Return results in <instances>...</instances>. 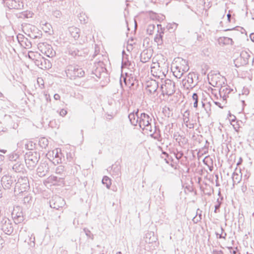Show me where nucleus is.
<instances>
[{
	"instance_id": "39448f33",
	"label": "nucleus",
	"mask_w": 254,
	"mask_h": 254,
	"mask_svg": "<svg viewBox=\"0 0 254 254\" xmlns=\"http://www.w3.org/2000/svg\"><path fill=\"white\" fill-rule=\"evenodd\" d=\"M151 122L152 119L149 115L144 113L140 114L138 125L142 130L152 132V127L151 124Z\"/></svg>"
},
{
	"instance_id": "49530a36",
	"label": "nucleus",
	"mask_w": 254,
	"mask_h": 254,
	"mask_svg": "<svg viewBox=\"0 0 254 254\" xmlns=\"http://www.w3.org/2000/svg\"><path fill=\"white\" fill-rule=\"evenodd\" d=\"M224 231V229L222 227H221V234H218V233H216V234L217 236V238L219 239H226V237L227 236V234L226 233H224V236H223V232Z\"/></svg>"
},
{
	"instance_id": "8fccbe9b",
	"label": "nucleus",
	"mask_w": 254,
	"mask_h": 254,
	"mask_svg": "<svg viewBox=\"0 0 254 254\" xmlns=\"http://www.w3.org/2000/svg\"><path fill=\"white\" fill-rule=\"evenodd\" d=\"M177 26H178V24L176 23H171V24H169L168 25H167V27H168V29L169 30H171V29H176L177 28Z\"/></svg>"
},
{
	"instance_id": "bb28decb",
	"label": "nucleus",
	"mask_w": 254,
	"mask_h": 254,
	"mask_svg": "<svg viewBox=\"0 0 254 254\" xmlns=\"http://www.w3.org/2000/svg\"><path fill=\"white\" fill-rule=\"evenodd\" d=\"M70 35L75 39L77 40L79 37L80 29L75 27H70L68 29Z\"/></svg>"
},
{
	"instance_id": "412c9836",
	"label": "nucleus",
	"mask_w": 254,
	"mask_h": 254,
	"mask_svg": "<svg viewBox=\"0 0 254 254\" xmlns=\"http://www.w3.org/2000/svg\"><path fill=\"white\" fill-rule=\"evenodd\" d=\"M138 110H137L136 112H132L130 113L128 118L130 122V124L134 126H137V124H138L139 120V116L138 115Z\"/></svg>"
},
{
	"instance_id": "e2e57ef3",
	"label": "nucleus",
	"mask_w": 254,
	"mask_h": 254,
	"mask_svg": "<svg viewBox=\"0 0 254 254\" xmlns=\"http://www.w3.org/2000/svg\"><path fill=\"white\" fill-rule=\"evenodd\" d=\"M187 127H189V128H193L194 127V125L192 123H188L185 124Z\"/></svg>"
},
{
	"instance_id": "052dcab7",
	"label": "nucleus",
	"mask_w": 254,
	"mask_h": 254,
	"mask_svg": "<svg viewBox=\"0 0 254 254\" xmlns=\"http://www.w3.org/2000/svg\"><path fill=\"white\" fill-rule=\"evenodd\" d=\"M67 114V111L64 109H62L60 112V116L62 117L65 116Z\"/></svg>"
},
{
	"instance_id": "c85d7f7f",
	"label": "nucleus",
	"mask_w": 254,
	"mask_h": 254,
	"mask_svg": "<svg viewBox=\"0 0 254 254\" xmlns=\"http://www.w3.org/2000/svg\"><path fill=\"white\" fill-rule=\"evenodd\" d=\"M67 50L68 54L72 56H80L81 52L74 45L69 46Z\"/></svg>"
},
{
	"instance_id": "37998d69",
	"label": "nucleus",
	"mask_w": 254,
	"mask_h": 254,
	"mask_svg": "<svg viewBox=\"0 0 254 254\" xmlns=\"http://www.w3.org/2000/svg\"><path fill=\"white\" fill-rule=\"evenodd\" d=\"M19 157V155L16 153L13 152L9 154V159L10 161H16Z\"/></svg>"
},
{
	"instance_id": "72a5a7b5",
	"label": "nucleus",
	"mask_w": 254,
	"mask_h": 254,
	"mask_svg": "<svg viewBox=\"0 0 254 254\" xmlns=\"http://www.w3.org/2000/svg\"><path fill=\"white\" fill-rule=\"evenodd\" d=\"M45 54L47 57L52 58L55 56L56 53L53 50L52 47L48 45L47 47V50L45 51Z\"/></svg>"
},
{
	"instance_id": "cd10ccee",
	"label": "nucleus",
	"mask_w": 254,
	"mask_h": 254,
	"mask_svg": "<svg viewBox=\"0 0 254 254\" xmlns=\"http://www.w3.org/2000/svg\"><path fill=\"white\" fill-rule=\"evenodd\" d=\"M12 170L16 173H23L25 171L24 165L19 162H16L13 165Z\"/></svg>"
},
{
	"instance_id": "a878e982",
	"label": "nucleus",
	"mask_w": 254,
	"mask_h": 254,
	"mask_svg": "<svg viewBox=\"0 0 254 254\" xmlns=\"http://www.w3.org/2000/svg\"><path fill=\"white\" fill-rule=\"evenodd\" d=\"M159 27H161V25L158 24V33L156 35V36L154 38V41L157 43L158 45H161L163 44L162 37L164 34V32L162 31L161 28V31H159Z\"/></svg>"
},
{
	"instance_id": "f704fd0d",
	"label": "nucleus",
	"mask_w": 254,
	"mask_h": 254,
	"mask_svg": "<svg viewBox=\"0 0 254 254\" xmlns=\"http://www.w3.org/2000/svg\"><path fill=\"white\" fill-rule=\"evenodd\" d=\"M25 241H27L29 245L31 247H34L35 243V236L33 234H31L30 236H28V239L26 240Z\"/></svg>"
},
{
	"instance_id": "864d4df0",
	"label": "nucleus",
	"mask_w": 254,
	"mask_h": 254,
	"mask_svg": "<svg viewBox=\"0 0 254 254\" xmlns=\"http://www.w3.org/2000/svg\"><path fill=\"white\" fill-rule=\"evenodd\" d=\"M223 41H224V44H232V42H233L232 39L231 38H228V37H224Z\"/></svg>"
},
{
	"instance_id": "f3484780",
	"label": "nucleus",
	"mask_w": 254,
	"mask_h": 254,
	"mask_svg": "<svg viewBox=\"0 0 254 254\" xmlns=\"http://www.w3.org/2000/svg\"><path fill=\"white\" fill-rule=\"evenodd\" d=\"M182 62L186 65L182 68L179 66L176 67V70L173 71V74L178 78H180L183 75L184 72H187L189 69V66L187 64L186 60H182Z\"/></svg>"
},
{
	"instance_id": "4be33fe9",
	"label": "nucleus",
	"mask_w": 254,
	"mask_h": 254,
	"mask_svg": "<svg viewBox=\"0 0 254 254\" xmlns=\"http://www.w3.org/2000/svg\"><path fill=\"white\" fill-rule=\"evenodd\" d=\"M22 35H18L17 36L18 42L20 43L21 46H24L26 49H29L31 47V43L29 41L27 38L23 37Z\"/></svg>"
},
{
	"instance_id": "774afa93",
	"label": "nucleus",
	"mask_w": 254,
	"mask_h": 254,
	"mask_svg": "<svg viewBox=\"0 0 254 254\" xmlns=\"http://www.w3.org/2000/svg\"><path fill=\"white\" fill-rule=\"evenodd\" d=\"M55 100H58L60 99V96L58 94H55L54 96Z\"/></svg>"
},
{
	"instance_id": "dca6fc26",
	"label": "nucleus",
	"mask_w": 254,
	"mask_h": 254,
	"mask_svg": "<svg viewBox=\"0 0 254 254\" xmlns=\"http://www.w3.org/2000/svg\"><path fill=\"white\" fill-rule=\"evenodd\" d=\"M250 55L248 52L246 51L241 52L240 57L236 60L237 63H240V65H245L249 63Z\"/></svg>"
},
{
	"instance_id": "f8f14e48",
	"label": "nucleus",
	"mask_w": 254,
	"mask_h": 254,
	"mask_svg": "<svg viewBox=\"0 0 254 254\" xmlns=\"http://www.w3.org/2000/svg\"><path fill=\"white\" fill-rule=\"evenodd\" d=\"M194 78H195V75L193 73H189L187 77L183 80V84L187 89L193 88L196 83L193 81Z\"/></svg>"
},
{
	"instance_id": "5701e85b",
	"label": "nucleus",
	"mask_w": 254,
	"mask_h": 254,
	"mask_svg": "<svg viewBox=\"0 0 254 254\" xmlns=\"http://www.w3.org/2000/svg\"><path fill=\"white\" fill-rule=\"evenodd\" d=\"M154 130L152 129V132H150V136L154 139L158 140V141H162V138L161 135L160 130L158 127H157L155 126H154ZM147 133H148L149 132L147 131Z\"/></svg>"
},
{
	"instance_id": "7c9ffc66",
	"label": "nucleus",
	"mask_w": 254,
	"mask_h": 254,
	"mask_svg": "<svg viewBox=\"0 0 254 254\" xmlns=\"http://www.w3.org/2000/svg\"><path fill=\"white\" fill-rule=\"evenodd\" d=\"M56 173L61 176V177H60L59 179H64L65 176L64 166H63V165H60L58 167H57L56 169Z\"/></svg>"
},
{
	"instance_id": "4c0bfd02",
	"label": "nucleus",
	"mask_w": 254,
	"mask_h": 254,
	"mask_svg": "<svg viewBox=\"0 0 254 254\" xmlns=\"http://www.w3.org/2000/svg\"><path fill=\"white\" fill-rule=\"evenodd\" d=\"M190 111L186 110L183 114V121L185 124L188 123L190 121Z\"/></svg>"
},
{
	"instance_id": "b1692460",
	"label": "nucleus",
	"mask_w": 254,
	"mask_h": 254,
	"mask_svg": "<svg viewBox=\"0 0 254 254\" xmlns=\"http://www.w3.org/2000/svg\"><path fill=\"white\" fill-rule=\"evenodd\" d=\"M111 174L115 178H119L121 174V166L118 164L113 165L111 168Z\"/></svg>"
},
{
	"instance_id": "ea45409f",
	"label": "nucleus",
	"mask_w": 254,
	"mask_h": 254,
	"mask_svg": "<svg viewBox=\"0 0 254 254\" xmlns=\"http://www.w3.org/2000/svg\"><path fill=\"white\" fill-rule=\"evenodd\" d=\"M182 137L183 136H181L178 132H175L173 134V138L175 139L179 144L180 143Z\"/></svg>"
},
{
	"instance_id": "a211bd4d",
	"label": "nucleus",
	"mask_w": 254,
	"mask_h": 254,
	"mask_svg": "<svg viewBox=\"0 0 254 254\" xmlns=\"http://www.w3.org/2000/svg\"><path fill=\"white\" fill-rule=\"evenodd\" d=\"M234 93V90L231 89L229 86H222L219 90V94L220 97L223 98V100H226L227 98L229 97V95L232 93Z\"/></svg>"
},
{
	"instance_id": "13d9d810",
	"label": "nucleus",
	"mask_w": 254,
	"mask_h": 254,
	"mask_svg": "<svg viewBox=\"0 0 254 254\" xmlns=\"http://www.w3.org/2000/svg\"><path fill=\"white\" fill-rule=\"evenodd\" d=\"M218 204L215 206L214 212L217 213V210L220 208L221 202H219V199H217Z\"/></svg>"
},
{
	"instance_id": "2f4dec72",
	"label": "nucleus",
	"mask_w": 254,
	"mask_h": 254,
	"mask_svg": "<svg viewBox=\"0 0 254 254\" xmlns=\"http://www.w3.org/2000/svg\"><path fill=\"white\" fill-rule=\"evenodd\" d=\"M49 144L48 140L45 137H42L39 140V144L42 148H46Z\"/></svg>"
},
{
	"instance_id": "79ce46f5",
	"label": "nucleus",
	"mask_w": 254,
	"mask_h": 254,
	"mask_svg": "<svg viewBox=\"0 0 254 254\" xmlns=\"http://www.w3.org/2000/svg\"><path fill=\"white\" fill-rule=\"evenodd\" d=\"M204 110L208 115H209L211 111V104L209 102H206V105H204Z\"/></svg>"
},
{
	"instance_id": "393cba45",
	"label": "nucleus",
	"mask_w": 254,
	"mask_h": 254,
	"mask_svg": "<svg viewBox=\"0 0 254 254\" xmlns=\"http://www.w3.org/2000/svg\"><path fill=\"white\" fill-rule=\"evenodd\" d=\"M151 52L148 50H144L140 54V61L145 63L149 61L151 58Z\"/></svg>"
},
{
	"instance_id": "c03bdc74",
	"label": "nucleus",
	"mask_w": 254,
	"mask_h": 254,
	"mask_svg": "<svg viewBox=\"0 0 254 254\" xmlns=\"http://www.w3.org/2000/svg\"><path fill=\"white\" fill-rule=\"evenodd\" d=\"M101 71H103L102 68H97L94 71H93V74H94L98 78H100Z\"/></svg>"
},
{
	"instance_id": "9d476101",
	"label": "nucleus",
	"mask_w": 254,
	"mask_h": 254,
	"mask_svg": "<svg viewBox=\"0 0 254 254\" xmlns=\"http://www.w3.org/2000/svg\"><path fill=\"white\" fill-rule=\"evenodd\" d=\"M1 230L7 235L11 234L13 231L11 221L6 217H4L1 221Z\"/></svg>"
},
{
	"instance_id": "338daca9",
	"label": "nucleus",
	"mask_w": 254,
	"mask_h": 254,
	"mask_svg": "<svg viewBox=\"0 0 254 254\" xmlns=\"http://www.w3.org/2000/svg\"><path fill=\"white\" fill-rule=\"evenodd\" d=\"M5 157L0 154V163H4V160Z\"/></svg>"
},
{
	"instance_id": "69168bd1",
	"label": "nucleus",
	"mask_w": 254,
	"mask_h": 254,
	"mask_svg": "<svg viewBox=\"0 0 254 254\" xmlns=\"http://www.w3.org/2000/svg\"><path fill=\"white\" fill-rule=\"evenodd\" d=\"M212 254H223V253L222 251L214 250Z\"/></svg>"
},
{
	"instance_id": "423d86ee",
	"label": "nucleus",
	"mask_w": 254,
	"mask_h": 254,
	"mask_svg": "<svg viewBox=\"0 0 254 254\" xmlns=\"http://www.w3.org/2000/svg\"><path fill=\"white\" fill-rule=\"evenodd\" d=\"M161 90L163 95L171 96L175 92V83L170 79H166L161 86Z\"/></svg>"
},
{
	"instance_id": "7ed1b4c3",
	"label": "nucleus",
	"mask_w": 254,
	"mask_h": 254,
	"mask_svg": "<svg viewBox=\"0 0 254 254\" xmlns=\"http://www.w3.org/2000/svg\"><path fill=\"white\" fill-rule=\"evenodd\" d=\"M29 189V180L26 176H20L15 183L14 192L15 195H18L27 191Z\"/></svg>"
},
{
	"instance_id": "bf43d9fd",
	"label": "nucleus",
	"mask_w": 254,
	"mask_h": 254,
	"mask_svg": "<svg viewBox=\"0 0 254 254\" xmlns=\"http://www.w3.org/2000/svg\"><path fill=\"white\" fill-rule=\"evenodd\" d=\"M201 219V217H197V216L195 215V216L193 218L192 221L194 223H197L198 222L200 221Z\"/></svg>"
},
{
	"instance_id": "a18cd8bd",
	"label": "nucleus",
	"mask_w": 254,
	"mask_h": 254,
	"mask_svg": "<svg viewBox=\"0 0 254 254\" xmlns=\"http://www.w3.org/2000/svg\"><path fill=\"white\" fill-rule=\"evenodd\" d=\"M155 29V26L153 24H150L148 26L147 29V32L148 34L151 35L152 34L153 31Z\"/></svg>"
},
{
	"instance_id": "1a4fd4ad",
	"label": "nucleus",
	"mask_w": 254,
	"mask_h": 254,
	"mask_svg": "<svg viewBox=\"0 0 254 254\" xmlns=\"http://www.w3.org/2000/svg\"><path fill=\"white\" fill-rule=\"evenodd\" d=\"M65 204L64 199L58 195L54 196L50 201V207L57 210L62 208Z\"/></svg>"
},
{
	"instance_id": "473e14b6",
	"label": "nucleus",
	"mask_w": 254,
	"mask_h": 254,
	"mask_svg": "<svg viewBox=\"0 0 254 254\" xmlns=\"http://www.w3.org/2000/svg\"><path fill=\"white\" fill-rule=\"evenodd\" d=\"M232 178L233 182V185L238 184L240 182L241 180L242 176L239 175L237 173L234 172L232 175Z\"/></svg>"
},
{
	"instance_id": "aec40b11",
	"label": "nucleus",
	"mask_w": 254,
	"mask_h": 254,
	"mask_svg": "<svg viewBox=\"0 0 254 254\" xmlns=\"http://www.w3.org/2000/svg\"><path fill=\"white\" fill-rule=\"evenodd\" d=\"M125 84L126 86L131 88L137 82L135 78L131 75H128L126 74V77H123Z\"/></svg>"
},
{
	"instance_id": "f257e3e1",
	"label": "nucleus",
	"mask_w": 254,
	"mask_h": 254,
	"mask_svg": "<svg viewBox=\"0 0 254 254\" xmlns=\"http://www.w3.org/2000/svg\"><path fill=\"white\" fill-rule=\"evenodd\" d=\"M166 65L160 66L158 63H153L151 65V74L158 79L163 80L168 73Z\"/></svg>"
},
{
	"instance_id": "6e6552de",
	"label": "nucleus",
	"mask_w": 254,
	"mask_h": 254,
	"mask_svg": "<svg viewBox=\"0 0 254 254\" xmlns=\"http://www.w3.org/2000/svg\"><path fill=\"white\" fill-rule=\"evenodd\" d=\"M16 179L14 177L9 174L4 175L1 179V183L3 188L9 190L15 185Z\"/></svg>"
},
{
	"instance_id": "c9c22d12",
	"label": "nucleus",
	"mask_w": 254,
	"mask_h": 254,
	"mask_svg": "<svg viewBox=\"0 0 254 254\" xmlns=\"http://www.w3.org/2000/svg\"><path fill=\"white\" fill-rule=\"evenodd\" d=\"M35 145L34 143L30 141H27L24 144L25 148L29 150H32L35 148Z\"/></svg>"
},
{
	"instance_id": "de8ad7c7",
	"label": "nucleus",
	"mask_w": 254,
	"mask_h": 254,
	"mask_svg": "<svg viewBox=\"0 0 254 254\" xmlns=\"http://www.w3.org/2000/svg\"><path fill=\"white\" fill-rule=\"evenodd\" d=\"M53 15L56 18H60L62 16L61 12L57 9L53 11Z\"/></svg>"
},
{
	"instance_id": "2eb2a0df",
	"label": "nucleus",
	"mask_w": 254,
	"mask_h": 254,
	"mask_svg": "<svg viewBox=\"0 0 254 254\" xmlns=\"http://www.w3.org/2000/svg\"><path fill=\"white\" fill-rule=\"evenodd\" d=\"M49 171V167L48 164L44 162L41 163L37 169V174L40 177H43Z\"/></svg>"
},
{
	"instance_id": "9b49d317",
	"label": "nucleus",
	"mask_w": 254,
	"mask_h": 254,
	"mask_svg": "<svg viewBox=\"0 0 254 254\" xmlns=\"http://www.w3.org/2000/svg\"><path fill=\"white\" fill-rule=\"evenodd\" d=\"M4 4L9 9H21L24 7L23 2L19 0H4Z\"/></svg>"
},
{
	"instance_id": "0e129e2a",
	"label": "nucleus",
	"mask_w": 254,
	"mask_h": 254,
	"mask_svg": "<svg viewBox=\"0 0 254 254\" xmlns=\"http://www.w3.org/2000/svg\"><path fill=\"white\" fill-rule=\"evenodd\" d=\"M45 99L47 101V102H50L51 101V98L49 95H48L47 94H44Z\"/></svg>"
},
{
	"instance_id": "6ab92c4d",
	"label": "nucleus",
	"mask_w": 254,
	"mask_h": 254,
	"mask_svg": "<svg viewBox=\"0 0 254 254\" xmlns=\"http://www.w3.org/2000/svg\"><path fill=\"white\" fill-rule=\"evenodd\" d=\"M19 208H14L12 212V217L15 223H19L23 220V217L21 211H19Z\"/></svg>"
},
{
	"instance_id": "09e8293b",
	"label": "nucleus",
	"mask_w": 254,
	"mask_h": 254,
	"mask_svg": "<svg viewBox=\"0 0 254 254\" xmlns=\"http://www.w3.org/2000/svg\"><path fill=\"white\" fill-rule=\"evenodd\" d=\"M37 83L39 85V86L41 89L44 87V82L42 78L38 77L37 78Z\"/></svg>"
},
{
	"instance_id": "ddd939ff",
	"label": "nucleus",
	"mask_w": 254,
	"mask_h": 254,
	"mask_svg": "<svg viewBox=\"0 0 254 254\" xmlns=\"http://www.w3.org/2000/svg\"><path fill=\"white\" fill-rule=\"evenodd\" d=\"M35 64L41 69H48L51 67L50 61L41 57L36 60Z\"/></svg>"
},
{
	"instance_id": "6e6d98bb",
	"label": "nucleus",
	"mask_w": 254,
	"mask_h": 254,
	"mask_svg": "<svg viewBox=\"0 0 254 254\" xmlns=\"http://www.w3.org/2000/svg\"><path fill=\"white\" fill-rule=\"evenodd\" d=\"M31 200V197L30 196H28L27 195L24 197L23 202L24 203H29V202Z\"/></svg>"
},
{
	"instance_id": "20e7f679",
	"label": "nucleus",
	"mask_w": 254,
	"mask_h": 254,
	"mask_svg": "<svg viewBox=\"0 0 254 254\" xmlns=\"http://www.w3.org/2000/svg\"><path fill=\"white\" fill-rule=\"evenodd\" d=\"M39 159L40 155L35 151H29L26 153L25 155V163L30 170L34 169Z\"/></svg>"
},
{
	"instance_id": "4468645a",
	"label": "nucleus",
	"mask_w": 254,
	"mask_h": 254,
	"mask_svg": "<svg viewBox=\"0 0 254 254\" xmlns=\"http://www.w3.org/2000/svg\"><path fill=\"white\" fill-rule=\"evenodd\" d=\"M159 82L156 79H151L146 83V89L151 94H154L159 86Z\"/></svg>"
},
{
	"instance_id": "c756f323",
	"label": "nucleus",
	"mask_w": 254,
	"mask_h": 254,
	"mask_svg": "<svg viewBox=\"0 0 254 254\" xmlns=\"http://www.w3.org/2000/svg\"><path fill=\"white\" fill-rule=\"evenodd\" d=\"M61 179L55 176H50L45 181V182L48 184H52L53 185H56Z\"/></svg>"
},
{
	"instance_id": "5fc2aeb1",
	"label": "nucleus",
	"mask_w": 254,
	"mask_h": 254,
	"mask_svg": "<svg viewBox=\"0 0 254 254\" xmlns=\"http://www.w3.org/2000/svg\"><path fill=\"white\" fill-rule=\"evenodd\" d=\"M228 249L230 250V252L231 254H240L239 253L238 254L237 247L235 248L234 249H233L232 247H229Z\"/></svg>"
},
{
	"instance_id": "0eeeda50",
	"label": "nucleus",
	"mask_w": 254,
	"mask_h": 254,
	"mask_svg": "<svg viewBox=\"0 0 254 254\" xmlns=\"http://www.w3.org/2000/svg\"><path fill=\"white\" fill-rule=\"evenodd\" d=\"M25 34L30 38L35 39L40 38L42 36L41 31L36 27L31 24H28L24 27Z\"/></svg>"
},
{
	"instance_id": "680f3d73",
	"label": "nucleus",
	"mask_w": 254,
	"mask_h": 254,
	"mask_svg": "<svg viewBox=\"0 0 254 254\" xmlns=\"http://www.w3.org/2000/svg\"><path fill=\"white\" fill-rule=\"evenodd\" d=\"M183 155V152H178L176 155V157L177 159H180L182 157Z\"/></svg>"
},
{
	"instance_id": "603ef678",
	"label": "nucleus",
	"mask_w": 254,
	"mask_h": 254,
	"mask_svg": "<svg viewBox=\"0 0 254 254\" xmlns=\"http://www.w3.org/2000/svg\"><path fill=\"white\" fill-rule=\"evenodd\" d=\"M83 231L84 232V233H85L86 235L88 237H89V238H92V239L93 238V235H92L90 231L89 230H88V229L87 228H84L83 229Z\"/></svg>"
},
{
	"instance_id": "4d7b16f0",
	"label": "nucleus",
	"mask_w": 254,
	"mask_h": 254,
	"mask_svg": "<svg viewBox=\"0 0 254 254\" xmlns=\"http://www.w3.org/2000/svg\"><path fill=\"white\" fill-rule=\"evenodd\" d=\"M44 25L46 27V28L44 29V28L43 27V29L45 30L46 32H48L47 30H50V28L51 27V24L48 23H45Z\"/></svg>"
},
{
	"instance_id": "3c124183",
	"label": "nucleus",
	"mask_w": 254,
	"mask_h": 254,
	"mask_svg": "<svg viewBox=\"0 0 254 254\" xmlns=\"http://www.w3.org/2000/svg\"><path fill=\"white\" fill-rule=\"evenodd\" d=\"M130 64H129V61L127 60H126L125 58V57L123 56V60H122V67H125L127 66V65H129Z\"/></svg>"
},
{
	"instance_id": "58836bf2",
	"label": "nucleus",
	"mask_w": 254,
	"mask_h": 254,
	"mask_svg": "<svg viewBox=\"0 0 254 254\" xmlns=\"http://www.w3.org/2000/svg\"><path fill=\"white\" fill-rule=\"evenodd\" d=\"M192 99L194 101L193 107L197 108L198 106V95L197 93H194L192 96Z\"/></svg>"
},
{
	"instance_id": "a19ab883",
	"label": "nucleus",
	"mask_w": 254,
	"mask_h": 254,
	"mask_svg": "<svg viewBox=\"0 0 254 254\" xmlns=\"http://www.w3.org/2000/svg\"><path fill=\"white\" fill-rule=\"evenodd\" d=\"M33 15V13L30 11H24L21 14L22 17H23L24 18H26L32 17Z\"/></svg>"
},
{
	"instance_id": "e433bc0d",
	"label": "nucleus",
	"mask_w": 254,
	"mask_h": 254,
	"mask_svg": "<svg viewBox=\"0 0 254 254\" xmlns=\"http://www.w3.org/2000/svg\"><path fill=\"white\" fill-rule=\"evenodd\" d=\"M102 183L105 184L106 187L109 189L111 185V180L107 176H104L102 179Z\"/></svg>"
},
{
	"instance_id": "f03ea898",
	"label": "nucleus",
	"mask_w": 254,
	"mask_h": 254,
	"mask_svg": "<svg viewBox=\"0 0 254 254\" xmlns=\"http://www.w3.org/2000/svg\"><path fill=\"white\" fill-rule=\"evenodd\" d=\"M65 73L66 76L71 80L82 77L85 74L84 71L77 65H68L66 67Z\"/></svg>"
}]
</instances>
